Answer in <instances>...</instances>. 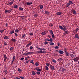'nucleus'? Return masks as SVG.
<instances>
[{"label": "nucleus", "instance_id": "nucleus-48", "mask_svg": "<svg viewBox=\"0 0 79 79\" xmlns=\"http://www.w3.org/2000/svg\"><path fill=\"white\" fill-rule=\"evenodd\" d=\"M36 74H38V75H39V74H40V72H38L36 73Z\"/></svg>", "mask_w": 79, "mask_h": 79}, {"label": "nucleus", "instance_id": "nucleus-49", "mask_svg": "<svg viewBox=\"0 0 79 79\" xmlns=\"http://www.w3.org/2000/svg\"><path fill=\"white\" fill-rule=\"evenodd\" d=\"M75 30L76 31H78L79 30V28H76Z\"/></svg>", "mask_w": 79, "mask_h": 79}, {"label": "nucleus", "instance_id": "nucleus-6", "mask_svg": "<svg viewBox=\"0 0 79 79\" xmlns=\"http://www.w3.org/2000/svg\"><path fill=\"white\" fill-rule=\"evenodd\" d=\"M58 53L60 54H63V53H64V52L63 51L59 50L58 51Z\"/></svg>", "mask_w": 79, "mask_h": 79}, {"label": "nucleus", "instance_id": "nucleus-62", "mask_svg": "<svg viewBox=\"0 0 79 79\" xmlns=\"http://www.w3.org/2000/svg\"><path fill=\"white\" fill-rule=\"evenodd\" d=\"M52 38H53L54 37H55V35H54V34L52 35Z\"/></svg>", "mask_w": 79, "mask_h": 79}, {"label": "nucleus", "instance_id": "nucleus-45", "mask_svg": "<svg viewBox=\"0 0 79 79\" xmlns=\"http://www.w3.org/2000/svg\"><path fill=\"white\" fill-rule=\"evenodd\" d=\"M25 36V34H24L23 35H22V38H24Z\"/></svg>", "mask_w": 79, "mask_h": 79}, {"label": "nucleus", "instance_id": "nucleus-50", "mask_svg": "<svg viewBox=\"0 0 79 79\" xmlns=\"http://www.w3.org/2000/svg\"><path fill=\"white\" fill-rule=\"evenodd\" d=\"M52 62H53V63H56V60H53Z\"/></svg>", "mask_w": 79, "mask_h": 79}, {"label": "nucleus", "instance_id": "nucleus-61", "mask_svg": "<svg viewBox=\"0 0 79 79\" xmlns=\"http://www.w3.org/2000/svg\"><path fill=\"white\" fill-rule=\"evenodd\" d=\"M5 12L6 13H7V12H8V10H5Z\"/></svg>", "mask_w": 79, "mask_h": 79}, {"label": "nucleus", "instance_id": "nucleus-56", "mask_svg": "<svg viewBox=\"0 0 79 79\" xmlns=\"http://www.w3.org/2000/svg\"><path fill=\"white\" fill-rule=\"evenodd\" d=\"M29 34L30 35H33V33H29Z\"/></svg>", "mask_w": 79, "mask_h": 79}, {"label": "nucleus", "instance_id": "nucleus-18", "mask_svg": "<svg viewBox=\"0 0 79 79\" xmlns=\"http://www.w3.org/2000/svg\"><path fill=\"white\" fill-rule=\"evenodd\" d=\"M70 4H69V3H67L66 4V8H68V6H70Z\"/></svg>", "mask_w": 79, "mask_h": 79}, {"label": "nucleus", "instance_id": "nucleus-12", "mask_svg": "<svg viewBox=\"0 0 79 79\" xmlns=\"http://www.w3.org/2000/svg\"><path fill=\"white\" fill-rule=\"evenodd\" d=\"M4 60L5 61L6 60V59H7V57H6V55H4Z\"/></svg>", "mask_w": 79, "mask_h": 79}, {"label": "nucleus", "instance_id": "nucleus-31", "mask_svg": "<svg viewBox=\"0 0 79 79\" xmlns=\"http://www.w3.org/2000/svg\"><path fill=\"white\" fill-rule=\"evenodd\" d=\"M14 48V47H11L10 48V50L11 51V50H13Z\"/></svg>", "mask_w": 79, "mask_h": 79}, {"label": "nucleus", "instance_id": "nucleus-37", "mask_svg": "<svg viewBox=\"0 0 79 79\" xmlns=\"http://www.w3.org/2000/svg\"><path fill=\"white\" fill-rule=\"evenodd\" d=\"M30 63H32V64H34V62H33V61L31 60L30 61Z\"/></svg>", "mask_w": 79, "mask_h": 79}, {"label": "nucleus", "instance_id": "nucleus-13", "mask_svg": "<svg viewBox=\"0 0 79 79\" xmlns=\"http://www.w3.org/2000/svg\"><path fill=\"white\" fill-rule=\"evenodd\" d=\"M69 3L71 5H73V2L71 1H69Z\"/></svg>", "mask_w": 79, "mask_h": 79}, {"label": "nucleus", "instance_id": "nucleus-59", "mask_svg": "<svg viewBox=\"0 0 79 79\" xmlns=\"http://www.w3.org/2000/svg\"><path fill=\"white\" fill-rule=\"evenodd\" d=\"M57 45L58 46H60V43H57Z\"/></svg>", "mask_w": 79, "mask_h": 79}, {"label": "nucleus", "instance_id": "nucleus-40", "mask_svg": "<svg viewBox=\"0 0 79 79\" xmlns=\"http://www.w3.org/2000/svg\"><path fill=\"white\" fill-rule=\"evenodd\" d=\"M0 32L1 33H2L4 32V30H1L0 31Z\"/></svg>", "mask_w": 79, "mask_h": 79}, {"label": "nucleus", "instance_id": "nucleus-60", "mask_svg": "<svg viewBox=\"0 0 79 79\" xmlns=\"http://www.w3.org/2000/svg\"><path fill=\"white\" fill-rule=\"evenodd\" d=\"M48 37H49V38H51V35H48Z\"/></svg>", "mask_w": 79, "mask_h": 79}, {"label": "nucleus", "instance_id": "nucleus-14", "mask_svg": "<svg viewBox=\"0 0 79 79\" xmlns=\"http://www.w3.org/2000/svg\"><path fill=\"white\" fill-rule=\"evenodd\" d=\"M32 74L33 76H35V75L36 74V73H35V72L34 71H33L32 72Z\"/></svg>", "mask_w": 79, "mask_h": 79}, {"label": "nucleus", "instance_id": "nucleus-27", "mask_svg": "<svg viewBox=\"0 0 79 79\" xmlns=\"http://www.w3.org/2000/svg\"><path fill=\"white\" fill-rule=\"evenodd\" d=\"M13 4V1H11L9 2V5H12Z\"/></svg>", "mask_w": 79, "mask_h": 79}, {"label": "nucleus", "instance_id": "nucleus-34", "mask_svg": "<svg viewBox=\"0 0 79 79\" xmlns=\"http://www.w3.org/2000/svg\"><path fill=\"white\" fill-rule=\"evenodd\" d=\"M39 64L37 62H36L35 63V66H38V65Z\"/></svg>", "mask_w": 79, "mask_h": 79}, {"label": "nucleus", "instance_id": "nucleus-52", "mask_svg": "<svg viewBox=\"0 0 79 79\" xmlns=\"http://www.w3.org/2000/svg\"><path fill=\"white\" fill-rule=\"evenodd\" d=\"M32 48H33V47L32 46H30V50H32Z\"/></svg>", "mask_w": 79, "mask_h": 79}, {"label": "nucleus", "instance_id": "nucleus-30", "mask_svg": "<svg viewBox=\"0 0 79 79\" xmlns=\"http://www.w3.org/2000/svg\"><path fill=\"white\" fill-rule=\"evenodd\" d=\"M11 11H12V9H10V10H8V13H10L11 12Z\"/></svg>", "mask_w": 79, "mask_h": 79}, {"label": "nucleus", "instance_id": "nucleus-33", "mask_svg": "<svg viewBox=\"0 0 79 79\" xmlns=\"http://www.w3.org/2000/svg\"><path fill=\"white\" fill-rule=\"evenodd\" d=\"M4 45L5 46L6 45H7V43H6L5 42H4L3 43Z\"/></svg>", "mask_w": 79, "mask_h": 79}, {"label": "nucleus", "instance_id": "nucleus-25", "mask_svg": "<svg viewBox=\"0 0 79 79\" xmlns=\"http://www.w3.org/2000/svg\"><path fill=\"white\" fill-rule=\"evenodd\" d=\"M10 34H12L15 33V31L14 30L11 31H10Z\"/></svg>", "mask_w": 79, "mask_h": 79}, {"label": "nucleus", "instance_id": "nucleus-47", "mask_svg": "<svg viewBox=\"0 0 79 79\" xmlns=\"http://www.w3.org/2000/svg\"><path fill=\"white\" fill-rule=\"evenodd\" d=\"M7 70H6L5 71V74H7V73H8V72H7Z\"/></svg>", "mask_w": 79, "mask_h": 79}, {"label": "nucleus", "instance_id": "nucleus-58", "mask_svg": "<svg viewBox=\"0 0 79 79\" xmlns=\"http://www.w3.org/2000/svg\"><path fill=\"white\" fill-rule=\"evenodd\" d=\"M25 60L27 61V58L25 57Z\"/></svg>", "mask_w": 79, "mask_h": 79}, {"label": "nucleus", "instance_id": "nucleus-29", "mask_svg": "<svg viewBox=\"0 0 79 79\" xmlns=\"http://www.w3.org/2000/svg\"><path fill=\"white\" fill-rule=\"evenodd\" d=\"M64 51L65 53L67 52V49H66V48H64Z\"/></svg>", "mask_w": 79, "mask_h": 79}, {"label": "nucleus", "instance_id": "nucleus-9", "mask_svg": "<svg viewBox=\"0 0 79 79\" xmlns=\"http://www.w3.org/2000/svg\"><path fill=\"white\" fill-rule=\"evenodd\" d=\"M79 36L78 34H76L74 36V38H75V39H77V38H79Z\"/></svg>", "mask_w": 79, "mask_h": 79}, {"label": "nucleus", "instance_id": "nucleus-55", "mask_svg": "<svg viewBox=\"0 0 79 79\" xmlns=\"http://www.w3.org/2000/svg\"><path fill=\"white\" fill-rule=\"evenodd\" d=\"M37 14H35L34 15V16H35V17H37Z\"/></svg>", "mask_w": 79, "mask_h": 79}, {"label": "nucleus", "instance_id": "nucleus-22", "mask_svg": "<svg viewBox=\"0 0 79 79\" xmlns=\"http://www.w3.org/2000/svg\"><path fill=\"white\" fill-rule=\"evenodd\" d=\"M11 40H12V41L13 42H16V40L15 39H11Z\"/></svg>", "mask_w": 79, "mask_h": 79}, {"label": "nucleus", "instance_id": "nucleus-63", "mask_svg": "<svg viewBox=\"0 0 79 79\" xmlns=\"http://www.w3.org/2000/svg\"><path fill=\"white\" fill-rule=\"evenodd\" d=\"M15 35L16 37H18V34L17 33H15Z\"/></svg>", "mask_w": 79, "mask_h": 79}, {"label": "nucleus", "instance_id": "nucleus-57", "mask_svg": "<svg viewBox=\"0 0 79 79\" xmlns=\"http://www.w3.org/2000/svg\"><path fill=\"white\" fill-rule=\"evenodd\" d=\"M46 65H47V66H50V64H49V63H47L46 64Z\"/></svg>", "mask_w": 79, "mask_h": 79}, {"label": "nucleus", "instance_id": "nucleus-15", "mask_svg": "<svg viewBox=\"0 0 79 79\" xmlns=\"http://www.w3.org/2000/svg\"><path fill=\"white\" fill-rule=\"evenodd\" d=\"M13 7L14 8H18V5H15Z\"/></svg>", "mask_w": 79, "mask_h": 79}, {"label": "nucleus", "instance_id": "nucleus-20", "mask_svg": "<svg viewBox=\"0 0 79 79\" xmlns=\"http://www.w3.org/2000/svg\"><path fill=\"white\" fill-rule=\"evenodd\" d=\"M40 9H43V8H44V6L42 5H40Z\"/></svg>", "mask_w": 79, "mask_h": 79}, {"label": "nucleus", "instance_id": "nucleus-24", "mask_svg": "<svg viewBox=\"0 0 79 79\" xmlns=\"http://www.w3.org/2000/svg\"><path fill=\"white\" fill-rule=\"evenodd\" d=\"M45 13L46 14V15H49V12L46 10L45 11Z\"/></svg>", "mask_w": 79, "mask_h": 79}, {"label": "nucleus", "instance_id": "nucleus-54", "mask_svg": "<svg viewBox=\"0 0 79 79\" xmlns=\"http://www.w3.org/2000/svg\"><path fill=\"white\" fill-rule=\"evenodd\" d=\"M24 59V57L20 59V60L21 61H23V60Z\"/></svg>", "mask_w": 79, "mask_h": 79}, {"label": "nucleus", "instance_id": "nucleus-3", "mask_svg": "<svg viewBox=\"0 0 79 79\" xmlns=\"http://www.w3.org/2000/svg\"><path fill=\"white\" fill-rule=\"evenodd\" d=\"M60 71H62V72H64V71H66V69L63 68V67H60Z\"/></svg>", "mask_w": 79, "mask_h": 79}, {"label": "nucleus", "instance_id": "nucleus-19", "mask_svg": "<svg viewBox=\"0 0 79 79\" xmlns=\"http://www.w3.org/2000/svg\"><path fill=\"white\" fill-rule=\"evenodd\" d=\"M65 55L67 56H69V53L68 52H65Z\"/></svg>", "mask_w": 79, "mask_h": 79}, {"label": "nucleus", "instance_id": "nucleus-41", "mask_svg": "<svg viewBox=\"0 0 79 79\" xmlns=\"http://www.w3.org/2000/svg\"><path fill=\"white\" fill-rule=\"evenodd\" d=\"M65 32L66 33V34H69V32L68 31H65Z\"/></svg>", "mask_w": 79, "mask_h": 79}, {"label": "nucleus", "instance_id": "nucleus-43", "mask_svg": "<svg viewBox=\"0 0 79 79\" xmlns=\"http://www.w3.org/2000/svg\"><path fill=\"white\" fill-rule=\"evenodd\" d=\"M40 68L39 67H36L35 68V69L36 71L38 70V69H39Z\"/></svg>", "mask_w": 79, "mask_h": 79}, {"label": "nucleus", "instance_id": "nucleus-23", "mask_svg": "<svg viewBox=\"0 0 79 79\" xmlns=\"http://www.w3.org/2000/svg\"><path fill=\"white\" fill-rule=\"evenodd\" d=\"M70 56L71 57V58H73L74 57V55L72 54H69Z\"/></svg>", "mask_w": 79, "mask_h": 79}, {"label": "nucleus", "instance_id": "nucleus-7", "mask_svg": "<svg viewBox=\"0 0 79 79\" xmlns=\"http://www.w3.org/2000/svg\"><path fill=\"white\" fill-rule=\"evenodd\" d=\"M73 60L74 61H77L79 60V58L78 57H76L75 58L73 59Z\"/></svg>", "mask_w": 79, "mask_h": 79}, {"label": "nucleus", "instance_id": "nucleus-8", "mask_svg": "<svg viewBox=\"0 0 79 79\" xmlns=\"http://www.w3.org/2000/svg\"><path fill=\"white\" fill-rule=\"evenodd\" d=\"M50 68L51 69H52V70H55V67L52 65L50 66Z\"/></svg>", "mask_w": 79, "mask_h": 79}, {"label": "nucleus", "instance_id": "nucleus-17", "mask_svg": "<svg viewBox=\"0 0 79 79\" xmlns=\"http://www.w3.org/2000/svg\"><path fill=\"white\" fill-rule=\"evenodd\" d=\"M73 15H76V14H77V13H76V10H73Z\"/></svg>", "mask_w": 79, "mask_h": 79}, {"label": "nucleus", "instance_id": "nucleus-11", "mask_svg": "<svg viewBox=\"0 0 79 79\" xmlns=\"http://www.w3.org/2000/svg\"><path fill=\"white\" fill-rule=\"evenodd\" d=\"M32 44H31V42L29 43V44H27V45H26V47H28L31 45Z\"/></svg>", "mask_w": 79, "mask_h": 79}, {"label": "nucleus", "instance_id": "nucleus-2", "mask_svg": "<svg viewBox=\"0 0 79 79\" xmlns=\"http://www.w3.org/2000/svg\"><path fill=\"white\" fill-rule=\"evenodd\" d=\"M39 49L40 50L38 51H37V53H45V51H42V48H39Z\"/></svg>", "mask_w": 79, "mask_h": 79}, {"label": "nucleus", "instance_id": "nucleus-10", "mask_svg": "<svg viewBox=\"0 0 79 79\" xmlns=\"http://www.w3.org/2000/svg\"><path fill=\"white\" fill-rule=\"evenodd\" d=\"M48 42H50V41L51 42H53V39L52 38H51L49 40H48Z\"/></svg>", "mask_w": 79, "mask_h": 79}, {"label": "nucleus", "instance_id": "nucleus-46", "mask_svg": "<svg viewBox=\"0 0 79 79\" xmlns=\"http://www.w3.org/2000/svg\"><path fill=\"white\" fill-rule=\"evenodd\" d=\"M45 68H46V70H48V67L47 66H46Z\"/></svg>", "mask_w": 79, "mask_h": 79}, {"label": "nucleus", "instance_id": "nucleus-51", "mask_svg": "<svg viewBox=\"0 0 79 79\" xmlns=\"http://www.w3.org/2000/svg\"><path fill=\"white\" fill-rule=\"evenodd\" d=\"M44 44L45 45H47V44H48V42L45 41L44 42Z\"/></svg>", "mask_w": 79, "mask_h": 79}, {"label": "nucleus", "instance_id": "nucleus-4", "mask_svg": "<svg viewBox=\"0 0 79 79\" xmlns=\"http://www.w3.org/2000/svg\"><path fill=\"white\" fill-rule=\"evenodd\" d=\"M34 53V52H28L26 53L25 55H27V56H28V55H29L30 54H32V53Z\"/></svg>", "mask_w": 79, "mask_h": 79}, {"label": "nucleus", "instance_id": "nucleus-35", "mask_svg": "<svg viewBox=\"0 0 79 79\" xmlns=\"http://www.w3.org/2000/svg\"><path fill=\"white\" fill-rule=\"evenodd\" d=\"M19 10H21V11H23V8L22 7H19Z\"/></svg>", "mask_w": 79, "mask_h": 79}, {"label": "nucleus", "instance_id": "nucleus-21", "mask_svg": "<svg viewBox=\"0 0 79 79\" xmlns=\"http://www.w3.org/2000/svg\"><path fill=\"white\" fill-rule=\"evenodd\" d=\"M57 15H61V12H58L56 13Z\"/></svg>", "mask_w": 79, "mask_h": 79}, {"label": "nucleus", "instance_id": "nucleus-38", "mask_svg": "<svg viewBox=\"0 0 79 79\" xmlns=\"http://www.w3.org/2000/svg\"><path fill=\"white\" fill-rule=\"evenodd\" d=\"M54 48H55V49H58V48H59V47L58 46H56Z\"/></svg>", "mask_w": 79, "mask_h": 79}, {"label": "nucleus", "instance_id": "nucleus-44", "mask_svg": "<svg viewBox=\"0 0 79 79\" xmlns=\"http://www.w3.org/2000/svg\"><path fill=\"white\" fill-rule=\"evenodd\" d=\"M63 60V59L62 58H59L58 59V61H61Z\"/></svg>", "mask_w": 79, "mask_h": 79}, {"label": "nucleus", "instance_id": "nucleus-28", "mask_svg": "<svg viewBox=\"0 0 79 79\" xmlns=\"http://www.w3.org/2000/svg\"><path fill=\"white\" fill-rule=\"evenodd\" d=\"M50 32L51 33V35H53V31H52V30H51L50 31Z\"/></svg>", "mask_w": 79, "mask_h": 79}, {"label": "nucleus", "instance_id": "nucleus-53", "mask_svg": "<svg viewBox=\"0 0 79 79\" xmlns=\"http://www.w3.org/2000/svg\"><path fill=\"white\" fill-rule=\"evenodd\" d=\"M42 71V70L41 69H38V70L37 71V72H39V71Z\"/></svg>", "mask_w": 79, "mask_h": 79}, {"label": "nucleus", "instance_id": "nucleus-32", "mask_svg": "<svg viewBox=\"0 0 79 79\" xmlns=\"http://www.w3.org/2000/svg\"><path fill=\"white\" fill-rule=\"evenodd\" d=\"M18 71H19V72H21V71H22V70H21V69H20L19 68H18Z\"/></svg>", "mask_w": 79, "mask_h": 79}, {"label": "nucleus", "instance_id": "nucleus-1", "mask_svg": "<svg viewBox=\"0 0 79 79\" xmlns=\"http://www.w3.org/2000/svg\"><path fill=\"white\" fill-rule=\"evenodd\" d=\"M63 27L62 26H59V28L61 29V30H63V31H65L67 29L66 27L65 26L63 25Z\"/></svg>", "mask_w": 79, "mask_h": 79}, {"label": "nucleus", "instance_id": "nucleus-26", "mask_svg": "<svg viewBox=\"0 0 79 79\" xmlns=\"http://www.w3.org/2000/svg\"><path fill=\"white\" fill-rule=\"evenodd\" d=\"M4 39H9V38L6 36H5V37H4Z\"/></svg>", "mask_w": 79, "mask_h": 79}, {"label": "nucleus", "instance_id": "nucleus-16", "mask_svg": "<svg viewBox=\"0 0 79 79\" xmlns=\"http://www.w3.org/2000/svg\"><path fill=\"white\" fill-rule=\"evenodd\" d=\"M41 34L42 35H45V34H46V31H44L42 32L41 33Z\"/></svg>", "mask_w": 79, "mask_h": 79}, {"label": "nucleus", "instance_id": "nucleus-5", "mask_svg": "<svg viewBox=\"0 0 79 79\" xmlns=\"http://www.w3.org/2000/svg\"><path fill=\"white\" fill-rule=\"evenodd\" d=\"M32 4V2H27V5H29V6H30Z\"/></svg>", "mask_w": 79, "mask_h": 79}, {"label": "nucleus", "instance_id": "nucleus-39", "mask_svg": "<svg viewBox=\"0 0 79 79\" xmlns=\"http://www.w3.org/2000/svg\"><path fill=\"white\" fill-rule=\"evenodd\" d=\"M15 32H17V33L18 32H19V30H18V29L15 30Z\"/></svg>", "mask_w": 79, "mask_h": 79}, {"label": "nucleus", "instance_id": "nucleus-36", "mask_svg": "<svg viewBox=\"0 0 79 79\" xmlns=\"http://www.w3.org/2000/svg\"><path fill=\"white\" fill-rule=\"evenodd\" d=\"M50 45H54V43H52V42H51L50 43Z\"/></svg>", "mask_w": 79, "mask_h": 79}, {"label": "nucleus", "instance_id": "nucleus-64", "mask_svg": "<svg viewBox=\"0 0 79 79\" xmlns=\"http://www.w3.org/2000/svg\"><path fill=\"white\" fill-rule=\"evenodd\" d=\"M13 60H15V56H13Z\"/></svg>", "mask_w": 79, "mask_h": 79}, {"label": "nucleus", "instance_id": "nucleus-42", "mask_svg": "<svg viewBox=\"0 0 79 79\" xmlns=\"http://www.w3.org/2000/svg\"><path fill=\"white\" fill-rule=\"evenodd\" d=\"M19 77L22 79H24V77H23L20 76Z\"/></svg>", "mask_w": 79, "mask_h": 79}]
</instances>
